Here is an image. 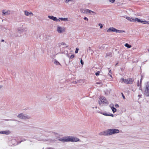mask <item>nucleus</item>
<instances>
[{
	"label": "nucleus",
	"instance_id": "27",
	"mask_svg": "<svg viewBox=\"0 0 149 149\" xmlns=\"http://www.w3.org/2000/svg\"><path fill=\"white\" fill-rule=\"evenodd\" d=\"M98 25L99 26H100V29H102V28L103 25H102V24L100 23L98 24Z\"/></svg>",
	"mask_w": 149,
	"mask_h": 149
},
{
	"label": "nucleus",
	"instance_id": "2",
	"mask_svg": "<svg viewBox=\"0 0 149 149\" xmlns=\"http://www.w3.org/2000/svg\"><path fill=\"white\" fill-rule=\"evenodd\" d=\"M98 103L99 105L101 106H103V104H105L108 105L109 104V102L107 100L106 98L103 96H102L99 98Z\"/></svg>",
	"mask_w": 149,
	"mask_h": 149
},
{
	"label": "nucleus",
	"instance_id": "7",
	"mask_svg": "<svg viewBox=\"0 0 149 149\" xmlns=\"http://www.w3.org/2000/svg\"><path fill=\"white\" fill-rule=\"evenodd\" d=\"M68 142H77L79 141V139L74 136H68Z\"/></svg>",
	"mask_w": 149,
	"mask_h": 149
},
{
	"label": "nucleus",
	"instance_id": "25",
	"mask_svg": "<svg viewBox=\"0 0 149 149\" xmlns=\"http://www.w3.org/2000/svg\"><path fill=\"white\" fill-rule=\"evenodd\" d=\"M108 56H109L110 57H111L112 56L111 54V53H108L107 54L106 57H107Z\"/></svg>",
	"mask_w": 149,
	"mask_h": 149
},
{
	"label": "nucleus",
	"instance_id": "15",
	"mask_svg": "<svg viewBox=\"0 0 149 149\" xmlns=\"http://www.w3.org/2000/svg\"><path fill=\"white\" fill-rule=\"evenodd\" d=\"M25 15L26 16H29V15H33V13L31 12H29L27 11H25L24 12Z\"/></svg>",
	"mask_w": 149,
	"mask_h": 149
},
{
	"label": "nucleus",
	"instance_id": "44",
	"mask_svg": "<svg viewBox=\"0 0 149 149\" xmlns=\"http://www.w3.org/2000/svg\"><path fill=\"white\" fill-rule=\"evenodd\" d=\"M96 84H101V83L100 82H97L96 83Z\"/></svg>",
	"mask_w": 149,
	"mask_h": 149
},
{
	"label": "nucleus",
	"instance_id": "30",
	"mask_svg": "<svg viewBox=\"0 0 149 149\" xmlns=\"http://www.w3.org/2000/svg\"><path fill=\"white\" fill-rule=\"evenodd\" d=\"M121 95H122V97H123V99H125V96H124V95L123 94V93H121Z\"/></svg>",
	"mask_w": 149,
	"mask_h": 149
},
{
	"label": "nucleus",
	"instance_id": "34",
	"mask_svg": "<svg viewBox=\"0 0 149 149\" xmlns=\"http://www.w3.org/2000/svg\"><path fill=\"white\" fill-rule=\"evenodd\" d=\"M84 19L86 20H87V21L88 20V19L86 17H84Z\"/></svg>",
	"mask_w": 149,
	"mask_h": 149
},
{
	"label": "nucleus",
	"instance_id": "38",
	"mask_svg": "<svg viewBox=\"0 0 149 149\" xmlns=\"http://www.w3.org/2000/svg\"><path fill=\"white\" fill-rule=\"evenodd\" d=\"M61 44L62 45H66L63 42L61 43Z\"/></svg>",
	"mask_w": 149,
	"mask_h": 149
},
{
	"label": "nucleus",
	"instance_id": "33",
	"mask_svg": "<svg viewBox=\"0 0 149 149\" xmlns=\"http://www.w3.org/2000/svg\"><path fill=\"white\" fill-rule=\"evenodd\" d=\"M115 107L116 108H118V107H119V105L118 104H116L115 105Z\"/></svg>",
	"mask_w": 149,
	"mask_h": 149
},
{
	"label": "nucleus",
	"instance_id": "3",
	"mask_svg": "<svg viewBox=\"0 0 149 149\" xmlns=\"http://www.w3.org/2000/svg\"><path fill=\"white\" fill-rule=\"evenodd\" d=\"M17 117L20 119L24 120L29 119L30 118V117L28 115L23 113L19 114L17 116Z\"/></svg>",
	"mask_w": 149,
	"mask_h": 149
},
{
	"label": "nucleus",
	"instance_id": "5",
	"mask_svg": "<svg viewBox=\"0 0 149 149\" xmlns=\"http://www.w3.org/2000/svg\"><path fill=\"white\" fill-rule=\"evenodd\" d=\"M146 86L144 89V95L147 96L149 97V82L145 84Z\"/></svg>",
	"mask_w": 149,
	"mask_h": 149
},
{
	"label": "nucleus",
	"instance_id": "14",
	"mask_svg": "<svg viewBox=\"0 0 149 149\" xmlns=\"http://www.w3.org/2000/svg\"><path fill=\"white\" fill-rule=\"evenodd\" d=\"M2 132V134H5L6 135H8L11 132L9 130H6L3 131Z\"/></svg>",
	"mask_w": 149,
	"mask_h": 149
},
{
	"label": "nucleus",
	"instance_id": "37",
	"mask_svg": "<svg viewBox=\"0 0 149 149\" xmlns=\"http://www.w3.org/2000/svg\"><path fill=\"white\" fill-rule=\"evenodd\" d=\"M140 86V84L139 83V81H138V83L137 84V86Z\"/></svg>",
	"mask_w": 149,
	"mask_h": 149
},
{
	"label": "nucleus",
	"instance_id": "18",
	"mask_svg": "<svg viewBox=\"0 0 149 149\" xmlns=\"http://www.w3.org/2000/svg\"><path fill=\"white\" fill-rule=\"evenodd\" d=\"M19 32H20L21 33H22L24 31V29H23L21 28H19L17 30Z\"/></svg>",
	"mask_w": 149,
	"mask_h": 149
},
{
	"label": "nucleus",
	"instance_id": "50",
	"mask_svg": "<svg viewBox=\"0 0 149 149\" xmlns=\"http://www.w3.org/2000/svg\"><path fill=\"white\" fill-rule=\"evenodd\" d=\"M95 108L96 109H97V107H95Z\"/></svg>",
	"mask_w": 149,
	"mask_h": 149
},
{
	"label": "nucleus",
	"instance_id": "32",
	"mask_svg": "<svg viewBox=\"0 0 149 149\" xmlns=\"http://www.w3.org/2000/svg\"><path fill=\"white\" fill-rule=\"evenodd\" d=\"M74 56L73 55H72L71 56H70V58L71 59H72L73 58H74Z\"/></svg>",
	"mask_w": 149,
	"mask_h": 149
},
{
	"label": "nucleus",
	"instance_id": "19",
	"mask_svg": "<svg viewBox=\"0 0 149 149\" xmlns=\"http://www.w3.org/2000/svg\"><path fill=\"white\" fill-rule=\"evenodd\" d=\"M113 27L109 28L107 30V32L108 33H111L112 32Z\"/></svg>",
	"mask_w": 149,
	"mask_h": 149
},
{
	"label": "nucleus",
	"instance_id": "17",
	"mask_svg": "<svg viewBox=\"0 0 149 149\" xmlns=\"http://www.w3.org/2000/svg\"><path fill=\"white\" fill-rule=\"evenodd\" d=\"M59 19L61 20V21H68L69 20L68 19V18H59Z\"/></svg>",
	"mask_w": 149,
	"mask_h": 149
},
{
	"label": "nucleus",
	"instance_id": "22",
	"mask_svg": "<svg viewBox=\"0 0 149 149\" xmlns=\"http://www.w3.org/2000/svg\"><path fill=\"white\" fill-rule=\"evenodd\" d=\"M123 32H125V31L124 30H118L117 29V33H121Z\"/></svg>",
	"mask_w": 149,
	"mask_h": 149
},
{
	"label": "nucleus",
	"instance_id": "46",
	"mask_svg": "<svg viewBox=\"0 0 149 149\" xmlns=\"http://www.w3.org/2000/svg\"><path fill=\"white\" fill-rule=\"evenodd\" d=\"M2 131L0 132V134H2Z\"/></svg>",
	"mask_w": 149,
	"mask_h": 149
},
{
	"label": "nucleus",
	"instance_id": "48",
	"mask_svg": "<svg viewBox=\"0 0 149 149\" xmlns=\"http://www.w3.org/2000/svg\"><path fill=\"white\" fill-rule=\"evenodd\" d=\"M4 41V40H2V42H3Z\"/></svg>",
	"mask_w": 149,
	"mask_h": 149
},
{
	"label": "nucleus",
	"instance_id": "24",
	"mask_svg": "<svg viewBox=\"0 0 149 149\" xmlns=\"http://www.w3.org/2000/svg\"><path fill=\"white\" fill-rule=\"evenodd\" d=\"M112 32H116V33H117V29H116L113 28V29H112Z\"/></svg>",
	"mask_w": 149,
	"mask_h": 149
},
{
	"label": "nucleus",
	"instance_id": "11",
	"mask_svg": "<svg viewBox=\"0 0 149 149\" xmlns=\"http://www.w3.org/2000/svg\"><path fill=\"white\" fill-rule=\"evenodd\" d=\"M48 17L49 18L56 22H60V20L58 19H57L56 17L53 16H49Z\"/></svg>",
	"mask_w": 149,
	"mask_h": 149
},
{
	"label": "nucleus",
	"instance_id": "28",
	"mask_svg": "<svg viewBox=\"0 0 149 149\" xmlns=\"http://www.w3.org/2000/svg\"><path fill=\"white\" fill-rule=\"evenodd\" d=\"M78 50H79L78 48H76V50L75 51V53H77L78 52Z\"/></svg>",
	"mask_w": 149,
	"mask_h": 149
},
{
	"label": "nucleus",
	"instance_id": "23",
	"mask_svg": "<svg viewBox=\"0 0 149 149\" xmlns=\"http://www.w3.org/2000/svg\"><path fill=\"white\" fill-rule=\"evenodd\" d=\"M54 63L56 65H58V64H59L61 65L60 63L58 62V61L56 60H55Z\"/></svg>",
	"mask_w": 149,
	"mask_h": 149
},
{
	"label": "nucleus",
	"instance_id": "45",
	"mask_svg": "<svg viewBox=\"0 0 149 149\" xmlns=\"http://www.w3.org/2000/svg\"><path fill=\"white\" fill-rule=\"evenodd\" d=\"M3 87L2 86H1V85H0V89L1 88H2Z\"/></svg>",
	"mask_w": 149,
	"mask_h": 149
},
{
	"label": "nucleus",
	"instance_id": "40",
	"mask_svg": "<svg viewBox=\"0 0 149 149\" xmlns=\"http://www.w3.org/2000/svg\"><path fill=\"white\" fill-rule=\"evenodd\" d=\"M139 89V90H141V91H142V89L141 87V86H140V87Z\"/></svg>",
	"mask_w": 149,
	"mask_h": 149
},
{
	"label": "nucleus",
	"instance_id": "1",
	"mask_svg": "<svg viewBox=\"0 0 149 149\" xmlns=\"http://www.w3.org/2000/svg\"><path fill=\"white\" fill-rule=\"evenodd\" d=\"M124 17L130 22H136L137 21L138 22H141V23L149 24V21L141 20L140 19H139L137 18H132L131 17L126 16H124Z\"/></svg>",
	"mask_w": 149,
	"mask_h": 149
},
{
	"label": "nucleus",
	"instance_id": "47",
	"mask_svg": "<svg viewBox=\"0 0 149 149\" xmlns=\"http://www.w3.org/2000/svg\"><path fill=\"white\" fill-rule=\"evenodd\" d=\"M111 70H110L109 71V72L110 73H111Z\"/></svg>",
	"mask_w": 149,
	"mask_h": 149
},
{
	"label": "nucleus",
	"instance_id": "21",
	"mask_svg": "<svg viewBox=\"0 0 149 149\" xmlns=\"http://www.w3.org/2000/svg\"><path fill=\"white\" fill-rule=\"evenodd\" d=\"M111 109L113 113L115 112L116 111V109L113 106L111 107Z\"/></svg>",
	"mask_w": 149,
	"mask_h": 149
},
{
	"label": "nucleus",
	"instance_id": "9",
	"mask_svg": "<svg viewBox=\"0 0 149 149\" xmlns=\"http://www.w3.org/2000/svg\"><path fill=\"white\" fill-rule=\"evenodd\" d=\"M57 31L59 33H62L65 31V28L58 25L57 26Z\"/></svg>",
	"mask_w": 149,
	"mask_h": 149
},
{
	"label": "nucleus",
	"instance_id": "31",
	"mask_svg": "<svg viewBox=\"0 0 149 149\" xmlns=\"http://www.w3.org/2000/svg\"><path fill=\"white\" fill-rule=\"evenodd\" d=\"M109 1L112 3H113L114 2L115 0H109Z\"/></svg>",
	"mask_w": 149,
	"mask_h": 149
},
{
	"label": "nucleus",
	"instance_id": "12",
	"mask_svg": "<svg viewBox=\"0 0 149 149\" xmlns=\"http://www.w3.org/2000/svg\"><path fill=\"white\" fill-rule=\"evenodd\" d=\"M58 140L62 142H68V136L60 138L58 139Z\"/></svg>",
	"mask_w": 149,
	"mask_h": 149
},
{
	"label": "nucleus",
	"instance_id": "43",
	"mask_svg": "<svg viewBox=\"0 0 149 149\" xmlns=\"http://www.w3.org/2000/svg\"><path fill=\"white\" fill-rule=\"evenodd\" d=\"M113 106V104H111L110 105V107L111 108V107H112V106Z\"/></svg>",
	"mask_w": 149,
	"mask_h": 149
},
{
	"label": "nucleus",
	"instance_id": "26",
	"mask_svg": "<svg viewBox=\"0 0 149 149\" xmlns=\"http://www.w3.org/2000/svg\"><path fill=\"white\" fill-rule=\"evenodd\" d=\"M102 114L104 115V116H108V115H109V114H107L105 112L104 113H101Z\"/></svg>",
	"mask_w": 149,
	"mask_h": 149
},
{
	"label": "nucleus",
	"instance_id": "20",
	"mask_svg": "<svg viewBox=\"0 0 149 149\" xmlns=\"http://www.w3.org/2000/svg\"><path fill=\"white\" fill-rule=\"evenodd\" d=\"M125 46L129 48H130L132 47V46L131 45H129L128 43H126L125 45Z\"/></svg>",
	"mask_w": 149,
	"mask_h": 149
},
{
	"label": "nucleus",
	"instance_id": "53",
	"mask_svg": "<svg viewBox=\"0 0 149 149\" xmlns=\"http://www.w3.org/2000/svg\"><path fill=\"white\" fill-rule=\"evenodd\" d=\"M94 108V107H92V108H93H93Z\"/></svg>",
	"mask_w": 149,
	"mask_h": 149
},
{
	"label": "nucleus",
	"instance_id": "52",
	"mask_svg": "<svg viewBox=\"0 0 149 149\" xmlns=\"http://www.w3.org/2000/svg\"><path fill=\"white\" fill-rule=\"evenodd\" d=\"M110 76L111 77H112L111 75H110Z\"/></svg>",
	"mask_w": 149,
	"mask_h": 149
},
{
	"label": "nucleus",
	"instance_id": "4",
	"mask_svg": "<svg viewBox=\"0 0 149 149\" xmlns=\"http://www.w3.org/2000/svg\"><path fill=\"white\" fill-rule=\"evenodd\" d=\"M120 82L122 83H124L126 84H132V79H127L122 78L120 80Z\"/></svg>",
	"mask_w": 149,
	"mask_h": 149
},
{
	"label": "nucleus",
	"instance_id": "41",
	"mask_svg": "<svg viewBox=\"0 0 149 149\" xmlns=\"http://www.w3.org/2000/svg\"><path fill=\"white\" fill-rule=\"evenodd\" d=\"M43 149H44V148H43ZM45 149H53L52 148H45Z\"/></svg>",
	"mask_w": 149,
	"mask_h": 149
},
{
	"label": "nucleus",
	"instance_id": "36",
	"mask_svg": "<svg viewBox=\"0 0 149 149\" xmlns=\"http://www.w3.org/2000/svg\"><path fill=\"white\" fill-rule=\"evenodd\" d=\"M108 116H110L113 117V114H109V115H108Z\"/></svg>",
	"mask_w": 149,
	"mask_h": 149
},
{
	"label": "nucleus",
	"instance_id": "42",
	"mask_svg": "<svg viewBox=\"0 0 149 149\" xmlns=\"http://www.w3.org/2000/svg\"><path fill=\"white\" fill-rule=\"evenodd\" d=\"M88 50H91V47H89L88 48Z\"/></svg>",
	"mask_w": 149,
	"mask_h": 149
},
{
	"label": "nucleus",
	"instance_id": "39",
	"mask_svg": "<svg viewBox=\"0 0 149 149\" xmlns=\"http://www.w3.org/2000/svg\"><path fill=\"white\" fill-rule=\"evenodd\" d=\"M142 96V95H138V97H139V98L140 97H141V96Z\"/></svg>",
	"mask_w": 149,
	"mask_h": 149
},
{
	"label": "nucleus",
	"instance_id": "13",
	"mask_svg": "<svg viewBox=\"0 0 149 149\" xmlns=\"http://www.w3.org/2000/svg\"><path fill=\"white\" fill-rule=\"evenodd\" d=\"M2 13L3 15H8L10 14V11L9 10L6 11L4 10H3Z\"/></svg>",
	"mask_w": 149,
	"mask_h": 149
},
{
	"label": "nucleus",
	"instance_id": "49",
	"mask_svg": "<svg viewBox=\"0 0 149 149\" xmlns=\"http://www.w3.org/2000/svg\"><path fill=\"white\" fill-rule=\"evenodd\" d=\"M91 13L92 14V15H93V13Z\"/></svg>",
	"mask_w": 149,
	"mask_h": 149
},
{
	"label": "nucleus",
	"instance_id": "6",
	"mask_svg": "<svg viewBox=\"0 0 149 149\" xmlns=\"http://www.w3.org/2000/svg\"><path fill=\"white\" fill-rule=\"evenodd\" d=\"M109 135L118 133L119 132V130L117 129H108Z\"/></svg>",
	"mask_w": 149,
	"mask_h": 149
},
{
	"label": "nucleus",
	"instance_id": "16",
	"mask_svg": "<svg viewBox=\"0 0 149 149\" xmlns=\"http://www.w3.org/2000/svg\"><path fill=\"white\" fill-rule=\"evenodd\" d=\"M15 36L16 37H20L21 36V33L17 31L15 34Z\"/></svg>",
	"mask_w": 149,
	"mask_h": 149
},
{
	"label": "nucleus",
	"instance_id": "54",
	"mask_svg": "<svg viewBox=\"0 0 149 149\" xmlns=\"http://www.w3.org/2000/svg\"><path fill=\"white\" fill-rule=\"evenodd\" d=\"M148 52H149V49H148Z\"/></svg>",
	"mask_w": 149,
	"mask_h": 149
},
{
	"label": "nucleus",
	"instance_id": "10",
	"mask_svg": "<svg viewBox=\"0 0 149 149\" xmlns=\"http://www.w3.org/2000/svg\"><path fill=\"white\" fill-rule=\"evenodd\" d=\"M100 135L109 136L108 129L106 131H104L99 133Z\"/></svg>",
	"mask_w": 149,
	"mask_h": 149
},
{
	"label": "nucleus",
	"instance_id": "29",
	"mask_svg": "<svg viewBox=\"0 0 149 149\" xmlns=\"http://www.w3.org/2000/svg\"><path fill=\"white\" fill-rule=\"evenodd\" d=\"M100 73V72L98 71L97 72H96V73H95V75L97 76H98V75H99Z\"/></svg>",
	"mask_w": 149,
	"mask_h": 149
},
{
	"label": "nucleus",
	"instance_id": "51",
	"mask_svg": "<svg viewBox=\"0 0 149 149\" xmlns=\"http://www.w3.org/2000/svg\"><path fill=\"white\" fill-rule=\"evenodd\" d=\"M141 81H140V82H141Z\"/></svg>",
	"mask_w": 149,
	"mask_h": 149
},
{
	"label": "nucleus",
	"instance_id": "8",
	"mask_svg": "<svg viewBox=\"0 0 149 149\" xmlns=\"http://www.w3.org/2000/svg\"><path fill=\"white\" fill-rule=\"evenodd\" d=\"M80 12L81 13L84 14H88L90 13L91 15L92 14L91 13H94V12L92 10H90L89 9L84 8H82L81 9Z\"/></svg>",
	"mask_w": 149,
	"mask_h": 149
},
{
	"label": "nucleus",
	"instance_id": "35",
	"mask_svg": "<svg viewBox=\"0 0 149 149\" xmlns=\"http://www.w3.org/2000/svg\"><path fill=\"white\" fill-rule=\"evenodd\" d=\"M80 62H81V63L82 64V65H83L84 64V63L83 62V61L82 60H81V61H80Z\"/></svg>",
	"mask_w": 149,
	"mask_h": 149
}]
</instances>
